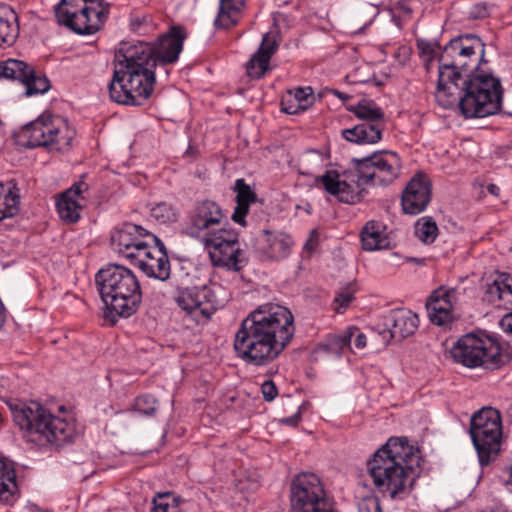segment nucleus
Masks as SVG:
<instances>
[{"label": "nucleus", "instance_id": "obj_28", "mask_svg": "<svg viewBox=\"0 0 512 512\" xmlns=\"http://www.w3.org/2000/svg\"><path fill=\"white\" fill-rule=\"evenodd\" d=\"M20 210V189L15 179L0 181V221Z\"/></svg>", "mask_w": 512, "mask_h": 512}, {"label": "nucleus", "instance_id": "obj_32", "mask_svg": "<svg viewBox=\"0 0 512 512\" xmlns=\"http://www.w3.org/2000/svg\"><path fill=\"white\" fill-rule=\"evenodd\" d=\"M244 5V0H220L219 11L214 22L216 27L227 29L235 26L239 22Z\"/></svg>", "mask_w": 512, "mask_h": 512}, {"label": "nucleus", "instance_id": "obj_42", "mask_svg": "<svg viewBox=\"0 0 512 512\" xmlns=\"http://www.w3.org/2000/svg\"><path fill=\"white\" fill-rule=\"evenodd\" d=\"M354 300V290L351 287L341 288L335 295L333 304L336 313H343Z\"/></svg>", "mask_w": 512, "mask_h": 512}, {"label": "nucleus", "instance_id": "obj_37", "mask_svg": "<svg viewBox=\"0 0 512 512\" xmlns=\"http://www.w3.org/2000/svg\"><path fill=\"white\" fill-rule=\"evenodd\" d=\"M151 512H184L180 507V500L171 493L158 494L153 498Z\"/></svg>", "mask_w": 512, "mask_h": 512}, {"label": "nucleus", "instance_id": "obj_50", "mask_svg": "<svg viewBox=\"0 0 512 512\" xmlns=\"http://www.w3.org/2000/svg\"><path fill=\"white\" fill-rule=\"evenodd\" d=\"M355 336V340H354V345L357 349H363L366 347V344H367V338H366V335L364 333H362L359 329L357 332H355L354 334Z\"/></svg>", "mask_w": 512, "mask_h": 512}, {"label": "nucleus", "instance_id": "obj_53", "mask_svg": "<svg viewBox=\"0 0 512 512\" xmlns=\"http://www.w3.org/2000/svg\"><path fill=\"white\" fill-rule=\"evenodd\" d=\"M332 94L335 95L337 98L341 99L342 101H346V100H349L351 98V96L339 91V90H336V89H333L332 91Z\"/></svg>", "mask_w": 512, "mask_h": 512}, {"label": "nucleus", "instance_id": "obj_1", "mask_svg": "<svg viewBox=\"0 0 512 512\" xmlns=\"http://www.w3.org/2000/svg\"><path fill=\"white\" fill-rule=\"evenodd\" d=\"M485 45L472 34L451 39L439 58L437 103L459 107L465 118H484L501 111L503 88L500 79L482 70Z\"/></svg>", "mask_w": 512, "mask_h": 512}, {"label": "nucleus", "instance_id": "obj_20", "mask_svg": "<svg viewBox=\"0 0 512 512\" xmlns=\"http://www.w3.org/2000/svg\"><path fill=\"white\" fill-rule=\"evenodd\" d=\"M146 248L132 264L137 265L148 277L160 281L169 279L171 266L164 244L158 239L149 242Z\"/></svg>", "mask_w": 512, "mask_h": 512}, {"label": "nucleus", "instance_id": "obj_5", "mask_svg": "<svg viewBox=\"0 0 512 512\" xmlns=\"http://www.w3.org/2000/svg\"><path fill=\"white\" fill-rule=\"evenodd\" d=\"M146 46L123 43L115 56L113 77L109 83L112 101L140 106L154 90L155 67L145 58Z\"/></svg>", "mask_w": 512, "mask_h": 512}, {"label": "nucleus", "instance_id": "obj_26", "mask_svg": "<svg viewBox=\"0 0 512 512\" xmlns=\"http://www.w3.org/2000/svg\"><path fill=\"white\" fill-rule=\"evenodd\" d=\"M418 325V316L411 310L398 309L391 311L387 317V326L390 327V336L397 340L413 335Z\"/></svg>", "mask_w": 512, "mask_h": 512}, {"label": "nucleus", "instance_id": "obj_43", "mask_svg": "<svg viewBox=\"0 0 512 512\" xmlns=\"http://www.w3.org/2000/svg\"><path fill=\"white\" fill-rule=\"evenodd\" d=\"M418 49L420 50V53L423 56L427 57L426 60V66L428 67V62H430L434 57L438 56V59L440 58V55L442 51L439 53L440 46L437 42H429L424 40H419L417 42Z\"/></svg>", "mask_w": 512, "mask_h": 512}, {"label": "nucleus", "instance_id": "obj_52", "mask_svg": "<svg viewBox=\"0 0 512 512\" xmlns=\"http://www.w3.org/2000/svg\"><path fill=\"white\" fill-rule=\"evenodd\" d=\"M486 190L489 194L493 196H499L500 188L496 184H488Z\"/></svg>", "mask_w": 512, "mask_h": 512}, {"label": "nucleus", "instance_id": "obj_38", "mask_svg": "<svg viewBox=\"0 0 512 512\" xmlns=\"http://www.w3.org/2000/svg\"><path fill=\"white\" fill-rule=\"evenodd\" d=\"M270 61L267 58L260 57L255 53L246 63V74L251 80L261 79L269 69Z\"/></svg>", "mask_w": 512, "mask_h": 512}, {"label": "nucleus", "instance_id": "obj_22", "mask_svg": "<svg viewBox=\"0 0 512 512\" xmlns=\"http://www.w3.org/2000/svg\"><path fill=\"white\" fill-rule=\"evenodd\" d=\"M457 301L455 288L439 287L432 292L426 308L433 324L443 326L453 320V307Z\"/></svg>", "mask_w": 512, "mask_h": 512}, {"label": "nucleus", "instance_id": "obj_10", "mask_svg": "<svg viewBox=\"0 0 512 512\" xmlns=\"http://www.w3.org/2000/svg\"><path fill=\"white\" fill-rule=\"evenodd\" d=\"M227 224L226 214L218 202L198 200L187 211L181 234L204 244L225 230Z\"/></svg>", "mask_w": 512, "mask_h": 512}, {"label": "nucleus", "instance_id": "obj_45", "mask_svg": "<svg viewBox=\"0 0 512 512\" xmlns=\"http://www.w3.org/2000/svg\"><path fill=\"white\" fill-rule=\"evenodd\" d=\"M16 478L15 463L3 456H0V480Z\"/></svg>", "mask_w": 512, "mask_h": 512}, {"label": "nucleus", "instance_id": "obj_46", "mask_svg": "<svg viewBox=\"0 0 512 512\" xmlns=\"http://www.w3.org/2000/svg\"><path fill=\"white\" fill-rule=\"evenodd\" d=\"M281 110L290 115H296L303 112L301 104L293 102V99L289 96H286L281 100Z\"/></svg>", "mask_w": 512, "mask_h": 512}, {"label": "nucleus", "instance_id": "obj_33", "mask_svg": "<svg viewBox=\"0 0 512 512\" xmlns=\"http://www.w3.org/2000/svg\"><path fill=\"white\" fill-rule=\"evenodd\" d=\"M17 14L9 7L0 6V45L12 44L19 33Z\"/></svg>", "mask_w": 512, "mask_h": 512}, {"label": "nucleus", "instance_id": "obj_48", "mask_svg": "<svg viewBox=\"0 0 512 512\" xmlns=\"http://www.w3.org/2000/svg\"><path fill=\"white\" fill-rule=\"evenodd\" d=\"M150 18L146 15L133 14L130 18L131 29L135 32L142 33L143 27L148 24Z\"/></svg>", "mask_w": 512, "mask_h": 512}, {"label": "nucleus", "instance_id": "obj_17", "mask_svg": "<svg viewBox=\"0 0 512 512\" xmlns=\"http://www.w3.org/2000/svg\"><path fill=\"white\" fill-rule=\"evenodd\" d=\"M158 241V238L143 227L125 223L111 235V244L114 250L127 258L131 263L139 257L149 242Z\"/></svg>", "mask_w": 512, "mask_h": 512}, {"label": "nucleus", "instance_id": "obj_13", "mask_svg": "<svg viewBox=\"0 0 512 512\" xmlns=\"http://www.w3.org/2000/svg\"><path fill=\"white\" fill-rule=\"evenodd\" d=\"M292 512H337L321 479L314 473H300L290 485Z\"/></svg>", "mask_w": 512, "mask_h": 512}, {"label": "nucleus", "instance_id": "obj_30", "mask_svg": "<svg viewBox=\"0 0 512 512\" xmlns=\"http://www.w3.org/2000/svg\"><path fill=\"white\" fill-rule=\"evenodd\" d=\"M346 109L361 122H387L383 109L371 99L362 98L355 104L347 105Z\"/></svg>", "mask_w": 512, "mask_h": 512}, {"label": "nucleus", "instance_id": "obj_56", "mask_svg": "<svg viewBox=\"0 0 512 512\" xmlns=\"http://www.w3.org/2000/svg\"><path fill=\"white\" fill-rule=\"evenodd\" d=\"M187 153H193V150H192V147L189 146L188 150H187Z\"/></svg>", "mask_w": 512, "mask_h": 512}, {"label": "nucleus", "instance_id": "obj_16", "mask_svg": "<svg viewBox=\"0 0 512 512\" xmlns=\"http://www.w3.org/2000/svg\"><path fill=\"white\" fill-rule=\"evenodd\" d=\"M186 38L185 29L181 26H172L169 31L161 35L154 43L137 41L132 46H146L145 58L152 66H166L177 62L183 49Z\"/></svg>", "mask_w": 512, "mask_h": 512}, {"label": "nucleus", "instance_id": "obj_57", "mask_svg": "<svg viewBox=\"0 0 512 512\" xmlns=\"http://www.w3.org/2000/svg\"><path fill=\"white\" fill-rule=\"evenodd\" d=\"M3 421L2 413L0 412V423Z\"/></svg>", "mask_w": 512, "mask_h": 512}, {"label": "nucleus", "instance_id": "obj_24", "mask_svg": "<svg viewBox=\"0 0 512 512\" xmlns=\"http://www.w3.org/2000/svg\"><path fill=\"white\" fill-rule=\"evenodd\" d=\"M484 300L495 308L512 312V273H497L495 278L486 284Z\"/></svg>", "mask_w": 512, "mask_h": 512}, {"label": "nucleus", "instance_id": "obj_12", "mask_svg": "<svg viewBox=\"0 0 512 512\" xmlns=\"http://www.w3.org/2000/svg\"><path fill=\"white\" fill-rule=\"evenodd\" d=\"M470 434L481 466L488 465L500 452L501 415L497 409L484 407L471 418Z\"/></svg>", "mask_w": 512, "mask_h": 512}, {"label": "nucleus", "instance_id": "obj_18", "mask_svg": "<svg viewBox=\"0 0 512 512\" xmlns=\"http://www.w3.org/2000/svg\"><path fill=\"white\" fill-rule=\"evenodd\" d=\"M0 78L19 81L26 88V95L45 93L50 82L45 76L36 75L34 69L17 59H8L0 63Z\"/></svg>", "mask_w": 512, "mask_h": 512}, {"label": "nucleus", "instance_id": "obj_41", "mask_svg": "<svg viewBox=\"0 0 512 512\" xmlns=\"http://www.w3.org/2000/svg\"><path fill=\"white\" fill-rule=\"evenodd\" d=\"M278 46L279 42L277 40V36L275 34L266 33L263 36L262 42L255 54L260 57L267 58V60L270 61L271 57L277 51Z\"/></svg>", "mask_w": 512, "mask_h": 512}, {"label": "nucleus", "instance_id": "obj_6", "mask_svg": "<svg viewBox=\"0 0 512 512\" xmlns=\"http://www.w3.org/2000/svg\"><path fill=\"white\" fill-rule=\"evenodd\" d=\"M100 296L105 304L104 317L115 323L138 310L142 291L134 272L120 264H108L95 276Z\"/></svg>", "mask_w": 512, "mask_h": 512}, {"label": "nucleus", "instance_id": "obj_2", "mask_svg": "<svg viewBox=\"0 0 512 512\" xmlns=\"http://www.w3.org/2000/svg\"><path fill=\"white\" fill-rule=\"evenodd\" d=\"M294 333L291 311L279 304L264 303L241 321L233 348L237 358L245 364L262 367L280 356Z\"/></svg>", "mask_w": 512, "mask_h": 512}, {"label": "nucleus", "instance_id": "obj_51", "mask_svg": "<svg viewBox=\"0 0 512 512\" xmlns=\"http://www.w3.org/2000/svg\"><path fill=\"white\" fill-rule=\"evenodd\" d=\"M301 421V413L300 411H298L297 413H295L294 415L290 416V417H286V418H283L280 420V422L282 424H286V425H289V426H292V427H296L299 422Z\"/></svg>", "mask_w": 512, "mask_h": 512}, {"label": "nucleus", "instance_id": "obj_29", "mask_svg": "<svg viewBox=\"0 0 512 512\" xmlns=\"http://www.w3.org/2000/svg\"><path fill=\"white\" fill-rule=\"evenodd\" d=\"M357 331V327L351 326L339 335H329L323 342L317 345L315 352L340 357L343 351L350 347L352 338Z\"/></svg>", "mask_w": 512, "mask_h": 512}, {"label": "nucleus", "instance_id": "obj_4", "mask_svg": "<svg viewBox=\"0 0 512 512\" xmlns=\"http://www.w3.org/2000/svg\"><path fill=\"white\" fill-rule=\"evenodd\" d=\"M420 451L406 438H390L367 460L366 466L375 488L393 500H402L420 477Z\"/></svg>", "mask_w": 512, "mask_h": 512}, {"label": "nucleus", "instance_id": "obj_40", "mask_svg": "<svg viewBox=\"0 0 512 512\" xmlns=\"http://www.w3.org/2000/svg\"><path fill=\"white\" fill-rule=\"evenodd\" d=\"M293 102L301 104L302 111H306L314 103V95L311 87H298L293 91H289L288 95Z\"/></svg>", "mask_w": 512, "mask_h": 512}, {"label": "nucleus", "instance_id": "obj_7", "mask_svg": "<svg viewBox=\"0 0 512 512\" xmlns=\"http://www.w3.org/2000/svg\"><path fill=\"white\" fill-rule=\"evenodd\" d=\"M13 420L25 433L28 441L37 445L60 446L73 437L74 429L66 420L54 416L40 403L8 402Z\"/></svg>", "mask_w": 512, "mask_h": 512}, {"label": "nucleus", "instance_id": "obj_19", "mask_svg": "<svg viewBox=\"0 0 512 512\" xmlns=\"http://www.w3.org/2000/svg\"><path fill=\"white\" fill-rule=\"evenodd\" d=\"M432 183L423 173H416L407 183L401 196V205L405 214L417 215L423 212L431 201Z\"/></svg>", "mask_w": 512, "mask_h": 512}, {"label": "nucleus", "instance_id": "obj_25", "mask_svg": "<svg viewBox=\"0 0 512 512\" xmlns=\"http://www.w3.org/2000/svg\"><path fill=\"white\" fill-rule=\"evenodd\" d=\"M387 122H360L352 128L343 129L342 137L355 144H376L382 140Z\"/></svg>", "mask_w": 512, "mask_h": 512}, {"label": "nucleus", "instance_id": "obj_39", "mask_svg": "<svg viewBox=\"0 0 512 512\" xmlns=\"http://www.w3.org/2000/svg\"><path fill=\"white\" fill-rule=\"evenodd\" d=\"M133 409L142 415L153 416L158 409V403L151 394H142L134 399Z\"/></svg>", "mask_w": 512, "mask_h": 512}, {"label": "nucleus", "instance_id": "obj_11", "mask_svg": "<svg viewBox=\"0 0 512 512\" xmlns=\"http://www.w3.org/2000/svg\"><path fill=\"white\" fill-rule=\"evenodd\" d=\"M457 363L468 368L497 369L504 363L500 345L488 336L469 333L462 336L451 349Z\"/></svg>", "mask_w": 512, "mask_h": 512}, {"label": "nucleus", "instance_id": "obj_58", "mask_svg": "<svg viewBox=\"0 0 512 512\" xmlns=\"http://www.w3.org/2000/svg\"><path fill=\"white\" fill-rule=\"evenodd\" d=\"M483 16H484V13L483 14L475 15V17H483Z\"/></svg>", "mask_w": 512, "mask_h": 512}, {"label": "nucleus", "instance_id": "obj_54", "mask_svg": "<svg viewBox=\"0 0 512 512\" xmlns=\"http://www.w3.org/2000/svg\"><path fill=\"white\" fill-rule=\"evenodd\" d=\"M505 486L512 485V465L508 468V478L503 481Z\"/></svg>", "mask_w": 512, "mask_h": 512}, {"label": "nucleus", "instance_id": "obj_55", "mask_svg": "<svg viewBox=\"0 0 512 512\" xmlns=\"http://www.w3.org/2000/svg\"><path fill=\"white\" fill-rule=\"evenodd\" d=\"M4 322H5V313H4L3 305L0 302V328L3 326Z\"/></svg>", "mask_w": 512, "mask_h": 512}, {"label": "nucleus", "instance_id": "obj_15", "mask_svg": "<svg viewBox=\"0 0 512 512\" xmlns=\"http://www.w3.org/2000/svg\"><path fill=\"white\" fill-rule=\"evenodd\" d=\"M203 245L209 249L213 266L238 272L248 264L246 252L240 248L239 234L231 228L222 230Z\"/></svg>", "mask_w": 512, "mask_h": 512}, {"label": "nucleus", "instance_id": "obj_21", "mask_svg": "<svg viewBox=\"0 0 512 512\" xmlns=\"http://www.w3.org/2000/svg\"><path fill=\"white\" fill-rule=\"evenodd\" d=\"M293 245L288 233L264 229L257 239L256 251L262 261H279L289 256Z\"/></svg>", "mask_w": 512, "mask_h": 512}, {"label": "nucleus", "instance_id": "obj_34", "mask_svg": "<svg viewBox=\"0 0 512 512\" xmlns=\"http://www.w3.org/2000/svg\"><path fill=\"white\" fill-rule=\"evenodd\" d=\"M416 237L425 244H431L438 235V227L431 217H422L415 224Z\"/></svg>", "mask_w": 512, "mask_h": 512}, {"label": "nucleus", "instance_id": "obj_47", "mask_svg": "<svg viewBox=\"0 0 512 512\" xmlns=\"http://www.w3.org/2000/svg\"><path fill=\"white\" fill-rule=\"evenodd\" d=\"M264 400L273 401L278 395V389L272 380H267L261 385Z\"/></svg>", "mask_w": 512, "mask_h": 512}, {"label": "nucleus", "instance_id": "obj_23", "mask_svg": "<svg viewBox=\"0 0 512 512\" xmlns=\"http://www.w3.org/2000/svg\"><path fill=\"white\" fill-rule=\"evenodd\" d=\"M87 190V183L79 181L61 194L56 203L57 212L61 220L66 223H75L80 219V212L82 210L80 200H84L82 193Z\"/></svg>", "mask_w": 512, "mask_h": 512}, {"label": "nucleus", "instance_id": "obj_44", "mask_svg": "<svg viewBox=\"0 0 512 512\" xmlns=\"http://www.w3.org/2000/svg\"><path fill=\"white\" fill-rule=\"evenodd\" d=\"M358 512H382L380 500L375 495L362 497L358 502Z\"/></svg>", "mask_w": 512, "mask_h": 512}, {"label": "nucleus", "instance_id": "obj_14", "mask_svg": "<svg viewBox=\"0 0 512 512\" xmlns=\"http://www.w3.org/2000/svg\"><path fill=\"white\" fill-rule=\"evenodd\" d=\"M177 306L197 325L208 323L212 315L222 306L211 287H187L175 296Z\"/></svg>", "mask_w": 512, "mask_h": 512}, {"label": "nucleus", "instance_id": "obj_49", "mask_svg": "<svg viewBox=\"0 0 512 512\" xmlns=\"http://www.w3.org/2000/svg\"><path fill=\"white\" fill-rule=\"evenodd\" d=\"M499 325L503 332L512 336V312L506 313L500 320Z\"/></svg>", "mask_w": 512, "mask_h": 512}, {"label": "nucleus", "instance_id": "obj_9", "mask_svg": "<svg viewBox=\"0 0 512 512\" xmlns=\"http://www.w3.org/2000/svg\"><path fill=\"white\" fill-rule=\"evenodd\" d=\"M109 13L110 3L104 0H61L55 8L58 23L81 35L99 31Z\"/></svg>", "mask_w": 512, "mask_h": 512}, {"label": "nucleus", "instance_id": "obj_36", "mask_svg": "<svg viewBox=\"0 0 512 512\" xmlns=\"http://www.w3.org/2000/svg\"><path fill=\"white\" fill-rule=\"evenodd\" d=\"M20 496L16 478L0 480V505L12 506Z\"/></svg>", "mask_w": 512, "mask_h": 512}, {"label": "nucleus", "instance_id": "obj_31", "mask_svg": "<svg viewBox=\"0 0 512 512\" xmlns=\"http://www.w3.org/2000/svg\"><path fill=\"white\" fill-rule=\"evenodd\" d=\"M362 249L375 251L387 248L389 240L383 235L381 225L375 221H369L361 230L360 234Z\"/></svg>", "mask_w": 512, "mask_h": 512}, {"label": "nucleus", "instance_id": "obj_8", "mask_svg": "<svg viewBox=\"0 0 512 512\" xmlns=\"http://www.w3.org/2000/svg\"><path fill=\"white\" fill-rule=\"evenodd\" d=\"M76 131L67 119L43 113L26 124L18 134V143L25 148L45 147L63 151L71 147Z\"/></svg>", "mask_w": 512, "mask_h": 512}, {"label": "nucleus", "instance_id": "obj_27", "mask_svg": "<svg viewBox=\"0 0 512 512\" xmlns=\"http://www.w3.org/2000/svg\"><path fill=\"white\" fill-rule=\"evenodd\" d=\"M234 192L236 193V206L231 218L235 223L245 227L247 225L246 216L249 212L250 204L256 202L257 194L243 178L235 181Z\"/></svg>", "mask_w": 512, "mask_h": 512}, {"label": "nucleus", "instance_id": "obj_3", "mask_svg": "<svg viewBox=\"0 0 512 512\" xmlns=\"http://www.w3.org/2000/svg\"><path fill=\"white\" fill-rule=\"evenodd\" d=\"M401 169L402 160L396 152L381 150L366 157L352 158L350 167L341 173L327 170L317 181L340 202L356 204L367 194V187L393 183Z\"/></svg>", "mask_w": 512, "mask_h": 512}, {"label": "nucleus", "instance_id": "obj_35", "mask_svg": "<svg viewBox=\"0 0 512 512\" xmlns=\"http://www.w3.org/2000/svg\"><path fill=\"white\" fill-rule=\"evenodd\" d=\"M151 217L162 224L173 223L178 220L179 212L168 202H159L151 208Z\"/></svg>", "mask_w": 512, "mask_h": 512}]
</instances>
